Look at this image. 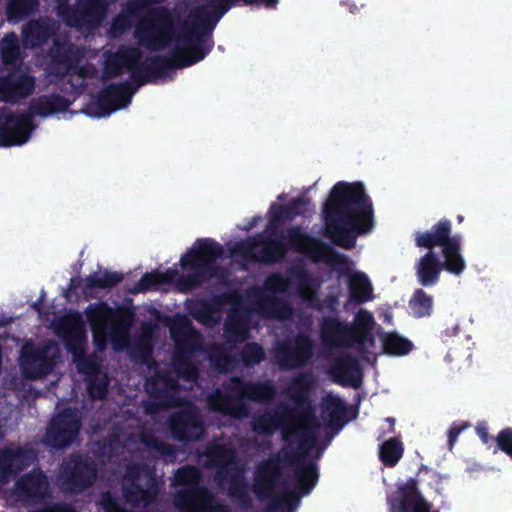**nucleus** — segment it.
<instances>
[{
    "label": "nucleus",
    "instance_id": "obj_9",
    "mask_svg": "<svg viewBox=\"0 0 512 512\" xmlns=\"http://www.w3.org/2000/svg\"><path fill=\"white\" fill-rule=\"evenodd\" d=\"M107 0H60L59 14L72 26H97L105 16Z\"/></svg>",
    "mask_w": 512,
    "mask_h": 512
},
{
    "label": "nucleus",
    "instance_id": "obj_17",
    "mask_svg": "<svg viewBox=\"0 0 512 512\" xmlns=\"http://www.w3.org/2000/svg\"><path fill=\"white\" fill-rule=\"evenodd\" d=\"M56 30H58V25L48 19L30 21L23 28V45L26 48L40 46L52 36Z\"/></svg>",
    "mask_w": 512,
    "mask_h": 512
},
{
    "label": "nucleus",
    "instance_id": "obj_38",
    "mask_svg": "<svg viewBox=\"0 0 512 512\" xmlns=\"http://www.w3.org/2000/svg\"><path fill=\"white\" fill-rule=\"evenodd\" d=\"M499 448L512 457V429H505L497 436Z\"/></svg>",
    "mask_w": 512,
    "mask_h": 512
},
{
    "label": "nucleus",
    "instance_id": "obj_2",
    "mask_svg": "<svg viewBox=\"0 0 512 512\" xmlns=\"http://www.w3.org/2000/svg\"><path fill=\"white\" fill-rule=\"evenodd\" d=\"M325 228L329 237L344 248L372 227L371 203L359 183H337L324 207Z\"/></svg>",
    "mask_w": 512,
    "mask_h": 512
},
{
    "label": "nucleus",
    "instance_id": "obj_13",
    "mask_svg": "<svg viewBox=\"0 0 512 512\" xmlns=\"http://www.w3.org/2000/svg\"><path fill=\"white\" fill-rule=\"evenodd\" d=\"M289 242L294 249L304 252L313 260H323L340 271L349 270V263L340 255L334 254L329 247L306 237L300 230L289 233Z\"/></svg>",
    "mask_w": 512,
    "mask_h": 512
},
{
    "label": "nucleus",
    "instance_id": "obj_28",
    "mask_svg": "<svg viewBox=\"0 0 512 512\" xmlns=\"http://www.w3.org/2000/svg\"><path fill=\"white\" fill-rule=\"evenodd\" d=\"M94 476V470L89 467L86 463L77 462L73 467L72 472V481L75 484V487H72V491H77L88 483L91 482L92 477Z\"/></svg>",
    "mask_w": 512,
    "mask_h": 512
},
{
    "label": "nucleus",
    "instance_id": "obj_18",
    "mask_svg": "<svg viewBox=\"0 0 512 512\" xmlns=\"http://www.w3.org/2000/svg\"><path fill=\"white\" fill-rule=\"evenodd\" d=\"M132 92L128 85H112L106 88L100 95L98 105L102 112L97 116H103L110 112L125 107L130 101Z\"/></svg>",
    "mask_w": 512,
    "mask_h": 512
},
{
    "label": "nucleus",
    "instance_id": "obj_10",
    "mask_svg": "<svg viewBox=\"0 0 512 512\" xmlns=\"http://www.w3.org/2000/svg\"><path fill=\"white\" fill-rule=\"evenodd\" d=\"M219 255L220 248L214 241L209 239L197 241L181 258V267L191 278L187 285L195 284L200 276L209 273L212 262Z\"/></svg>",
    "mask_w": 512,
    "mask_h": 512
},
{
    "label": "nucleus",
    "instance_id": "obj_19",
    "mask_svg": "<svg viewBox=\"0 0 512 512\" xmlns=\"http://www.w3.org/2000/svg\"><path fill=\"white\" fill-rule=\"evenodd\" d=\"M34 82L31 77L17 72L0 83V93L6 101H14L19 97H25L31 93Z\"/></svg>",
    "mask_w": 512,
    "mask_h": 512
},
{
    "label": "nucleus",
    "instance_id": "obj_51",
    "mask_svg": "<svg viewBox=\"0 0 512 512\" xmlns=\"http://www.w3.org/2000/svg\"><path fill=\"white\" fill-rule=\"evenodd\" d=\"M388 421L391 423V425L394 424V420L393 419H388Z\"/></svg>",
    "mask_w": 512,
    "mask_h": 512
},
{
    "label": "nucleus",
    "instance_id": "obj_3",
    "mask_svg": "<svg viewBox=\"0 0 512 512\" xmlns=\"http://www.w3.org/2000/svg\"><path fill=\"white\" fill-rule=\"evenodd\" d=\"M450 225L448 222H440L434 233L419 234L416 237L417 245L430 248L435 245L442 246L444 262L439 265L433 254L430 252L423 256L417 265V277L424 286L434 284L441 269L459 275L465 269V260L460 253L459 241L456 238H449Z\"/></svg>",
    "mask_w": 512,
    "mask_h": 512
},
{
    "label": "nucleus",
    "instance_id": "obj_20",
    "mask_svg": "<svg viewBox=\"0 0 512 512\" xmlns=\"http://www.w3.org/2000/svg\"><path fill=\"white\" fill-rule=\"evenodd\" d=\"M350 299L363 303L373 298V287L370 279L363 272L355 271L350 273L348 280Z\"/></svg>",
    "mask_w": 512,
    "mask_h": 512
},
{
    "label": "nucleus",
    "instance_id": "obj_23",
    "mask_svg": "<svg viewBox=\"0 0 512 512\" xmlns=\"http://www.w3.org/2000/svg\"><path fill=\"white\" fill-rule=\"evenodd\" d=\"M403 445L398 439H389L380 448L381 460L389 466H394L402 457Z\"/></svg>",
    "mask_w": 512,
    "mask_h": 512
},
{
    "label": "nucleus",
    "instance_id": "obj_41",
    "mask_svg": "<svg viewBox=\"0 0 512 512\" xmlns=\"http://www.w3.org/2000/svg\"><path fill=\"white\" fill-rule=\"evenodd\" d=\"M194 422H192L189 419H179V420H173L172 427L174 430V433L179 438H185L188 437V434L186 432V428L189 425H193Z\"/></svg>",
    "mask_w": 512,
    "mask_h": 512
},
{
    "label": "nucleus",
    "instance_id": "obj_42",
    "mask_svg": "<svg viewBox=\"0 0 512 512\" xmlns=\"http://www.w3.org/2000/svg\"><path fill=\"white\" fill-rule=\"evenodd\" d=\"M57 424L60 426L63 424V427H59V432L63 433V436L69 434V437L77 432L78 430V422L76 420L69 421L65 424V416H59L56 420Z\"/></svg>",
    "mask_w": 512,
    "mask_h": 512
},
{
    "label": "nucleus",
    "instance_id": "obj_35",
    "mask_svg": "<svg viewBox=\"0 0 512 512\" xmlns=\"http://www.w3.org/2000/svg\"><path fill=\"white\" fill-rule=\"evenodd\" d=\"M243 395L254 400H265L272 395V390L266 385H251L244 388Z\"/></svg>",
    "mask_w": 512,
    "mask_h": 512
},
{
    "label": "nucleus",
    "instance_id": "obj_25",
    "mask_svg": "<svg viewBox=\"0 0 512 512\" xmlns=\"http://www.w3.org/2000/svg\"><path fill=\"white\" fill-rule=\"evenodd\" d=\"M432 298L422 290H417L410 300V309L413 315L423 317L430 315L432 310Z\"/></svg>",
    "mask_w": 512,
    "mask_h": 512
},
{
    "label": "nucleus",
    "instance_id": "obj_33",
    "mask_svg": "<svg viewBox=\"0 0 512 512\" xmlns=\"http://www.w3.org/2000/svg\"><path fill=\"white\" fill-rule=\"evenodd\" d=\"M298 482L303 494H307L316 483L315 466L309 464L298 473Z\"/></svg>",
    "mask_w": 512,
    "mask_h": 512
},
{
    "label": "nucleus",
    "instance_id": "obj_44",
    "mask_svg": "<svg viewBox=\"0 0 512 512\" xmlns=\"http://www.w3.org/2000/svg\"><path fill=\"white\" fill-rule=\"evenodd\" d=\"M103 507L106 512H127L126 510L120 508L110 496L104 497Z\"/></svg>",
    "mask_w": 512,
    "mask_h": 512
},
{
    "label": "nucleus",
    "instance_id": "obj_40",
    "mask_svg": "<svg viewBox=\"0 0 512 512\" xmlns=\"http://www.w3.org/2000/svg\"><path fill=\"white\" fill-rule=\"evenodd\" d=\"M263 357V351L261 347L256 344H252L246 347L244 353V360L248 363H254L261 360Z\"/></svg>",
    "mask_w": 512,
    "mask_h": 512
},
{
    "label": "nucleus",
    "instance_id": "obj_1",
    "mask_svg": "<svg viewBox=\"0 0 512 512\" xmlns=\"http://www.w3.org/2000/svg\"><path fill=\"white\" fill-rule=\"evenodd\" d=\"M209 11L191 9L187 20L178 28L165 8L147 11L139 20L135 36L142 45L153 49L173 47L175 66L190 65L203 58L201 41L215 21L226 11L230 0H207Z\"/></svg>",
    "mask_w": 512,
    "mask_h": 512
},
{
    "label": "nucleus",
    "instance_id": "obj_14",
    "mask_svg": "<svg viewBox=\"0 0 512 512\" xmlns=\"http://www.w3.org/2000/svg\"><path fill=\"white\" fill-rule=\"evenodd\" d=\"M55 48L49 55V70L56 75H63L70 70H75L80 76H87L90 70L80 67L82 51L66 43H60L57 39L54 42Z\"/></svg>",
    "mask_w": 512,
    "mask_h": 512
},
{
    "label": "nucleus",
    "instance_id": "obj_29",
    "mask_svg": "<svg viewBox=\"0 0 512 512\" xmlns=\"http://www.w3.org/2000/svg\"><path fill=\"white\" fill-rule=\"evenodd\" d=\"M1 53L5 63H12L17 59L19 56V45L15 34H9L2 40Z\"/></svg>",
    "mask_w": 512,
    "mask_h": 512
},
{
    "label": "nucleus",
    "instance_id": "obj_50",
    "mask_svg": "<svg viewBox=\"0 0 512 512\" xmlns=\"http://www.w3.org/2000/svg\"><path fill=\"white\" fill-rule=\"evenodd\" d=\"M187 378L189 379H193L194 378V372H190L187 376Z\"/></svg>",
    "mask_w": 512,
    "mask_h": 512
},
{
    "label": "nucleus",
    "instance_id": "obj_5",
    "mask_svg": "<svg viewBox=\"0 0 512 512\" xmlns=\"http://www.w3.org/2000/svg\"><path fill=\"white\" fill-rule=\"evenodd\" d=\"M278 427L281 428L283 437L287 441L293 442L298 439L303 449L314 443L319 434L318 425L307 412L301 415H265L254 423L255 430L263 433H271Z\"/></svg>",
    "mask_w": 512,
    "mask_h": 512
},
{
    "label": "nucleus",
    "instance_id": "obj_39",
    "mask_svg": "<svg viewBox=\"0 0 512 512\" xmlns=\"http://www.w3.org/2000/svg\"><path fill=\"white\" fill-rule=\"evenodd\" d=\"M309 352H310V344H309L308 340L305 338H301L297 343V348L295 351V359H293L291 361V363H288L287 366L294 365V364L304 361L308 357Z\"/></svg>",
    "mask_w": 512,
    "mask_h": 512
},
{
    "label": "nucleus",
    "instance_id": "obj_26",
    "mask_svg": "<svg viewBox=\"0 0 512 512\" xmlns=\"http://www.w3.org/2000/svg\"><path fill=\"white\" fill-rule=\"evenodd\" d=\"M383 346L385 351L391 355H404L411 350V343L396 335V334H387L383 338Z\"/></svg>",
    "mask_w": 512,
    "mask_h": 512
},
{
    "label": "nucleus",
    "instance_id": "obj_49",
    "mask_svg": "<svg viewBox=\"0 0 512 512\" xmlns=\"http://www.w3.org/2000/svg\"><path fill=\"white\" fill-rule=\"evenodd\" d=\"M171 334H172L173 338H174L177 342H180L179 336H178V334H177V332H176V330H175V328H174V327H172V328H171Z\"/></svg>",
    "mask_w": 512,
    "mask_h": 512
},
{
    "label": "nucleus",
    "instance_id": "obj_31",
    "mask_svg": "<svg viewBox=\"0 0 512 512\" xmlns=\"http://www.w3.org/2000/svg\"><path fill=\"white\" fill-rule=\"evenodd\" d=\"M36 0H10L7 8L9 18H20L32 12L36 7Z\"/></svg>",
    "mask_w": 512,
    "mask_h": 512
},
{
    "label": "nucleus",
    "instance_id": "obj_52",
    "mask_svg": "<svg viewBox=\"0 0 512 512\" xmlns=\"http://www.w3.org/2000/svg\"><path fill=\"white\" fill-rule=\"evenodd\" d=\"M184 329H185V332L189 331V327L188 326H185Z\"/></svg>",
    "mask_w": 512,
    "mask_h": 512
},
{
    "label": "nucleus",
    "instance_id": "obj_24",
    "mask_svg": "<svg viewBox=\"0 0 512 512\" xmlns=\"http://www.w3.org/2000/svg\"><path fill=\"white\" fill-rule=\"evenodd\" d=\"M178 273L176 270H168L165 273L153 272L143 276L139 285L141 289H148L163 283H171L178 281Z\"/></svg>",
    "mask_w": 512,
    "mask_h": 512
},
{
    "label": "nucleus",
    "instance_id": "obj_16",
    "mask_svg": "<svg viewBox=\"0 0 512 512\" xmlns=\"http://www.w3.org/2000/svg\"><path fill=\"white\" fill-rule=\"evenodd\" d=\"M232 253L240 254L247 260L273 261L283 255L284 246L281 243L248 240L237 244Z\"/></svg>",
    "mask_w": 512,
    "mask_h": 512
},
{
    "label": "nucleus",
    "instance_id": "obj_46",
    "mask_svg": "<svg viewBox=\"0 0 512 512\" xmlns=\"http://www.w3.org/2000/svg\"><path fill=\"white\" fill-rule=\"evenodd\" d=\"M477 434L482 439L483 443H488V433H487V426L486 424H479L476 427Z\"/></svg>",
    "mask_w": 512,
    "mask_h": 512
},
{
    "label": "nucleus",
    "instance_id": "obj_37",
    "mask_svg": "<svg viewBox=\"0 0 512 512\" xmlns=\"http://www.w3.org/2000/svg\"><path fill=\"white\" fill-rule=\"evenodd\" d=\"M22 453L2 452L0 453V470L3 472L13 471L14 466L22 459Z\"/></svg>",
    "mask_w": 512,
    "mask_h": 512
},
{
    "label": "nucleus",
    "instance_id": "obj_43",
    "mask_svg": "<svg viewBox=\"0 0 512 512\" xmlns=\"http://www.w3.org/2000/svg\"><path fill=\"white\" fill-rule=\"evenodd\" d=\"M126 496L129 501H136V502H148L152 499V493L149 491H143L138 490L136 495L133 494V492H126Z\"/></svg>",
    "mask_w": 512,
    "mask_h": 512
},
{
    "label": "nucleus",
    "instance_id": "obj_4",
    "mask_svg": "<svg viewBox=\"0 0 512 512\" xmlns=\"http://www.w3.org/2000/svg\"><path fill=\"white\" fill-rule=\"evenodd\" d=\"M87 318L91 324L94 341L102 350L110 341L116 350L127 346L129 316L123 311H113L104 303L91 305L86 310Z\"/></svg>",
    "mask_w": 512,
    "mask_h": 512
},
{
    "label": "nucleus",
    "instance_id": "obj_22",
    "mask_svg": "<svg viewBox=\"0 0 512 512\" xmlns=\"http://www.w3.org/2000/svg\"><path fill=\"white\" fill-rule=\"evenodd\" d=\"M47 482L44 475L36 471L29 477L18 483L17 489L20 494L28 496H38L46 491Z\"/></svg>",
    "mask_w": 512,
    "mask_h": 512
},
{
    "label": "nucleus",
    "instance_id": "obj_15",
    "mask_svg": "<svg viewBox=\"0 0 512 512\" xmlns=\"http://www.w3.org/2000/svg\"><path fill=\"white\" fill-rule=\"evenodd\" d=\"M56 346L51 344L41 351L27 344L23 347L20 363L23 373L30 378H36L48 373L51 369V359L56 354Z\"/></svg>",
    "mask_w": 512,
    "mask_h": 512
},
{
    "label": "nucleus",
    "instance_id": "obj_45",
    "mask_svg": "<svg viewBox=\"0 0 512 512\" xmlns=\"http://www.w3.org/2000/svg\"><path fill=\"white\" fill-rule=\"evenodd\" d=\"M89 393L92 397L101 398L104 396L105 386L102 384L97 386L95 383H92L89 386Z\"/></svg>",
    "mask_w": 512,
    "mask_h": 512
},
{
    "label": "nucleus",
    "instance_id": "obj_34",
    "mask_svg": "<svg viewBox=\"0 0 512 512\" xmlns=\"http://www.w3.org/2000/svg\"><path fill=\"white\" fill-rule=\"evenodd\" d=\"M196 318L205 325H212L220 319V311L214 306L203 305L201 310L196 313Z\"/></svg>",
    "mask_w": 512,
    "mask_h": 512
},
{
    "label": "nucleus",
    "instance_id": "obj_48",
    "mask_svg": "<svg viewBox=\"0 0 512 512\" xmlns=\"http://www.w3.org/2000/svg\"><path fill=\"white\" fill-rule=\"evenodd\" d=\"M45 512H74L72 509L70 508H67V507H63V508H53V509H49Z\"/></svg>",
    "mask_w": 512,
    "mask_h": 512
},
{
    "label": "nucleus",
    "instance_id": "obj_8",
    "mask_svg": "<svg viewBox=\"0 0 512 512\" xmlns=\"http://www.w3.org/2000/svg\"><path fill=\"white\" fill-rule=\"evenodd\" d=\"M199 473L193 467L179 469L175 475V484L190 488L179 499V505L184 512H228L225 507L215 503L204 490L193 489Z\"/></svg>",
    "mask_w": 512,
    "mask_h": 512
},
{
    "label": "nucleus",
    "instance_id": "obj_21",
    "mask_svg": "<svg viewBox=\"0 0 512 512\" xmlns=\"http://www.w3.org/2000/svg\"><path fill=\"white\" fill-rule=\"evenodd\" d=\"M139 59L140 53L138 49L123 48L107 60L106 68L110 73L118 74L120 73L122 67L133 69Z\"/></svg>",
    "mask_w": 512,
    "mask_h": 512
},
{
    "label": "nucleus",
    "instance_id": "obj_32",
    "mask_svg": "<svg viewBox=\"0 0 512 512\" xmlns=\"http://www.w3.org/2000/svg\"><path fill=\"white\" fill-rule=\"evenodd\" d=\"M121 279L117 273L99 272L86 280L89 287H108L116 284Z\"/></svg>",
    "mask_w": 512,
    "mask_h": 512
},
{
    "label": "nucleus",
    "instance_id": "obj_36",
    "mask_svg": "<svg viewBox=\"0 0 512 512\" xmlns=\"http://www.w3.org/2000/svg\"><path fill=\"white\" fill-rule=\"evenodd\" d=\"M226 333L229 338H233L235 340H241L246 337V330L238 319H234V316L231 317L225 324Z\"/></svg>",
    "mask_w": 512,
    "mask_h": 512
},
{
    "label": "nucleus",
    "instance_id": "obj_30",
    "mask_svg": "<svg viewBox=\"0 0 512 512\" xmlns=\"http://www.w3.org/2000/svg\"><path fill=\"white\" fill-rule=\"evenodd\" d=\"M29 137V130H0V146L21 145Z\"/></svg>",
    "mask_w": 512,
    "mask_h": 512
},
{
    "label": "nucleus",
    "instance_id": "obj_27",
    "mask_svg": "<svg viewBox=\"0 0 512 512\" xmlns=\"http://www.w3.org/2000/svg\"><path fill=\"white\" fill-rule=\"evenodd\" d=\"M336 376L343 384L358 387L361 381L360 369L357 363L341 364L336 370Z\"/></svg>",
    "mask_w": 512,
    "mask_h": 512
},
{
    "label": "nucleus",
    "instance_id": "obj_6",
    "mask_svg": "<svg viewBox=\"0 0 512 512\" xmlns=\"http://www.w3.org/2000/svg\"><path fill=\"white\" fill-rule=\"evenodd\" d=\"M374 325L372 315L360 310L355 318L354 326L348 329L334 319L327 320L322 329L324 342L332 346L354 345L358 343L363 350L369 352L374 345L371 329Z\"/></svg>",
    "mask_w": 512,
    "mask_h": 512
},
{
    "label": "nucleus",
    "instance_id": "obj_11",
    "mask_svg": "<svg viewBox=\"0 0 512 512\" xmlns=\"http://www.w3.org/2000/svg\"><path fill=\"white\" fill-rule=\"evenodd\" d=\"M59 335L65 339L66 346L73 354L74 362L78 369L86 374H93L98 369L94 360L83 357L85 334L83 323L78 314H70L62 322Z\"/></svg>",
    "mask_w": 512,
    "mask_h": 512
},
{
    "label": "nucleus",
    "instance_id": "obj_7",
    "mask_svg": "<svg viewBox=\"0 0 512 512\" xmlns=\"http://www.w3.org/2000/svg\"><path fill=\"white\" fill-rule=\"evenodd\" d=\"M304 299L310 300L314 295V287L310 279L303 273L293 275L289 280L279 275H273L268 278L265 284V298L269 304H265L260 309L270 316L285 318L287 310L279 308L278 304L271 299L272 295L284 292L286 290H294Z\"/></svg>",
    "mask_w": 512,
    "mask_h": 512
},
{
    "label": "nucleus",
    "instance_id": "obj_47",
    "mask_svg": "<svg viewBox=\"0 0 512 512\" xmlns=\"http://www.w3.org/2000/svg\"><path fill=\"white\" fill-rule=\"evenodd\" d=\"M459 433H460V430L457 429L456 427H452L450 429V431H449V440H450L451 444L456 440V438L459 435Z\"/></svg>",
    "mask_w": 512,
    "mask_h": 512
},
{
    "label": "nucleus",
    "instance_id": "obj_12",
    "mask_svg": "<svg viewBox=\"0 0 512 512\" xmlns=\"http://www.w3.org/2000/svg\"><path fill=\"white\" fill-rule=\"evenodd\" d=\"M66 107L59 98L41 99L36 103L30 114L15 115L7 109H0V128H34L36 116H47Z\"/></svg>",
    "mask_w": 512,
    "mask_h": 512
}]
</instances>
